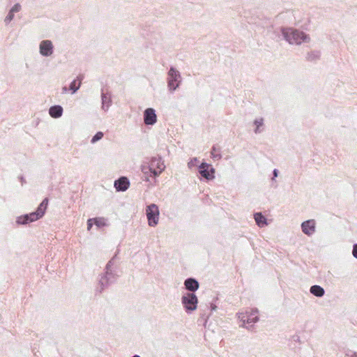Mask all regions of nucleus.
Returning <instances> with one entry per match:
<instances>
[{"mask_svg": "<svg viewBox=\"0 0 357 357\" xmlns=\"http://www.w3.org/2000/svg\"><path fill=\"white\" fill-rule=\"evenodd\" d=\"M280 31L283 38L290 45H300L310 40L309 35L292 27H281Z\"/></svg>", "mask_w": 357, "mask_h": 357, "instance_id": "obj_1", "label": "nucleus"}, {"mask_svg": "<svg viewBox=\"0 0 357 357\" xmlns=\"http://www.w3.org/2000/svg\"><path fill=\"white\" fill-rule=\"evenodd\" d=\"M48 198H45L33 212L17 217L16 223L19 225H25L42 218L47 208Z\"/></svg>", "mask_w": 357, "mask_h": 357, "instance_id": "obj_2", "label": "nucleus"}, {"mask_svg": "<svg viewBox=\"0 0 357 357\" xmlns=\"http://www.w3.org/2000/svg\"><path fill=\"white\" fill-rule=\"evenodd\" d=\"M119 278L115 270L104 269V272L99 275L96 294H100L111 284L115 283Z\"/></svg>", "mask_w": 357, "mask_h": 357, "instance_id": "obj_3", "label": "nucleus"}, {"mask_svg": "<svg viewBox=\"0 0 357 357\" xmlns=\"http://www.w3.org/2000/svg\"><path fill=\"white\" fill-rule=\"evenodd\" d=\"M165 168V166L161 157H153L148 165H143L141 166V169L144 174L150 173V176L154 178L158 177L164 171Z\"/></svg>", "mask_w": 357, "mask_h": 357, "instance_id": "obj_4", "label": "nucleus"}, {"mask_svg": "<svg viewBox=\"0 0 357 357\" xmlns=\"http://www.w3.org/2000/svg\"><path fill=\"white\" fill-rule=\"evenodd\" d=\"M182 82L180 72L174 66H170L167 73V87L172 93L179 88Z\"/></svg>", "mask_w": 357, "mask_h": 357, "instance_id": "obj_5", "label": "nucleus"}, {"mask_svg": "<svg viewBox=\"0 0 357 357\" xmlns=\"http://www.w3.org/2000/svg\"><path fill=\"white\" fill-rule=\"evenodd\" d=\"M181 303L185 312L190 314L197 309L198 298L195 293H186L182 296Z\"/></svg>", "mask_w": 357, "mask_h": 357, "instance_id": "obj_6", "label": "nucleus"}, {"mask_svg": "<svg viewBox=\"0 0 357 357\" xmlns=\"http://www.w3.org/2000/svg\"><path fill=\"white\" fill-rule=\"evenodd\" d=\"M146 215L148 224L150 227H155L158 223L160 211L155 204H151L146 206Z\"/></svg>", "mask_w": 357, "mask_h": 357, "instance_id": "obj_7", "label": "nucleus"}, {"mask_svg": "<svg viewBox=\"0 0 357 357\" xmlns=\"http://www.w3.org/2000/svg\"><path fill=\"white\" fill-rule=\"evenodd\" d=\"M199 174L206 180H212L215 178V169L211 165L205 162L198 166Z\"/></svg>", "mask_w": 357, "mask_h": 357, "instance_id": "obj_8", "label": "nucleus"}, {"mask_svg": "<svg viewBox=\"0 0 357 357\" xmlns=\"http://www.w3.org/2000/svg\"><path fill=\"white\" fill-rule=\"evenodd\" d=\"M258 312L259 311L257 308H253L251 310L250 312L247 313L246 315H244L241 319V321L243 322L242 326L250 330L251 328L252 327V325L250 326H245V324L257 323L259 319L257 315Z\"/></svg>", "mask_w": 357, "mask_h": 357, "instance_id": "obj_9", "label": "nucleus"}, {"mask_svg": "<svg viewBox=\"0 0 357 357\" xmlns=\"http://www.w3.org/2000/svg\"><path fill=\"white\" fill-rule=\"evenodd\" d=\"M157 122V115L153 108L149 107L144 111V123L146 126H153Z\"/></svg>", "mask_w": 357, "mask_h": 357, "instance_id": "obj_10", "label": "nucleus"}, {"mask_svg": "<svg viewBox=\"0 0 357 357\" xmlns=\"http://www.w3.org/2000/svg\"><path fill=\"white\" fill-rule=\"evenodd\" d=\"M54 46L51 40H42L39 45L40 54L43 56H50L52 54Z\"/></svg>", "mask_w": 357, "mask_h": 357, "instance_id": "obj_11", "label": "nucleus"}, {"mask_svg": "<svg viewBox=\"0 0 357 357\" xmlns=\"http://www.w3.org/2000/svg\"><path fill=\"white\" fill-rule=\"evenodd\" d=\"M112 93L109 91H105L103 89H101V108L105 112H107L109 107L112 105Z\"/></svg>", "mask_w": 357, "mask_h": 357, "instance_id": "obj_12", "label": "nucleus"}, {"mask_svg": "<svg viewBox=\"0 0 357 357\" xmlns=\"http://www.w3.org/2000/svg\"><path fill=\"white\" fill-rule=\"evenodd\" d=\"M315 220H307L301 223L302 231L307 236H310L315 232Z\"/></svg>", "mask_w": 357, "mask_h": 357, "instance_id": "obj_13", "label": "nucleus"}, {"mask_svg": "<svg viewBox=\"0 0 357 357\" xmlns=\"http://www.w3.org/2000/svg\"><path fill=\"white\" fill-rule=\"evenodd\" d=\"M114 185L117 192H125L130 186V181L126 176H121L114 181Z\"/></svg>", "mask_w": 357, "mask_h": 357, "instance_id": "obj_14", "label": "nucleus"}, {"mask_svg": "<svg viewBox=\"0 0 357 357\" xmlns=\"http://www.w3.org/2000/svg\"><path fill=\"white\" fill-rule=\"evenodd\" d=\"M185 289L190 293H195L199 287V283L194 278H188L184 281Z\"/></svg>", "mask_w": 357, "mask_h": 357, "instance_id": "obj_15", "label": "nucleus"}, {"mask_svg": "<svg viewBox=\"0 0 357 357\" xmlns=\"http://www.w3.org/2000/svg\"><path fill=\"white\" fill-rule=\"evenodd\" d=\"M63 112V107L59 105L51 106L49 109V114L54 119L60 118Z\"/></svg>", "mask_w": 357, "mask_h": 357, "instance_id": "obj_16", "label": "nucleus"}, {"mask_svg": "<svg viewBox=\"0 0 357 357\" xmlns=\"http://www.w3.org/2000/svg\"><path fill=\"white\" fill-rule=\"evenodd\" d=\"M83 79L84 76L82 75H79L77 77V79H74L71 82L69 85V90L71 91L72 94L75 93L79 89Z\"/></svg>", "mask_w": 357, "mask_h": 357, "instance_id": "obj_17", "label": "nucleus"}, {"mask_svg": "<svg viewBox=\"0 0 357 357\" xmlns=\"http://www.w3.org/2000/svg\"><path fill=\"white\" fill-rule=\"evenodd\" d=\"M254 218L257 225L259 227H264L268 225L267 218L261 212L255 213Z\"/></svg>", "mask_w": 357, "mask_h": 357, "instance_id": "obj_18", "label": "nucleus"}, {"mask_svg": "<svg viewBox=\"0 0 357 357\" xmlns=\"http://www.w3.org/2000/svg\"><path fill=\"white\" fill-rule=\"evenodd\" d=\"M310 292L312 295H314L317 297H319V298L324 296L325 294L324 289L322 287H321L319 285H317V284L312 285L310 287Z\"/></svg>", "mask_w": 357, "mask_h": 357, "instance_id": "obj_19", "label": "nucleus"}, {"mask_svg": "<svg viewBox=\"0 0 357 357\" xmlns=\"http://www.w3.org/2000/svg\"><path fill=\"white\" fill-rule=\"evenodd\" d=\"M321 56V53L318 50L311 51L307 53L305 59L309 62H317Z\"/></svg>", "mask_w": 357, "mask_h": 357, "instance_id": "obj_20", "label": "nucleus"}, {"mask_svg": "<svg viewBox=\"0 0 357 357\" xmlns=\"http://www.w3.org/2000/svg\"><path fill=\"white\" fill-rule=\"evenodd\" d=\"M253 123L256 127L255 129L254 130V132L255 134H259L263 132V130H264V119L263 118H259V119H255Z\"/></svg>", "mask_w": 357, "mask_h": 357, "instance_id": "obj_21", "label": "nucleus"}, {"mask_svg": "<svg viewBox=\"0 0 357 357\" xmlns=\"http://www.w3.org/2000/svg\"><path fill=\"white\" fill-rule=\"evenodd\" d=\"M119 252L117 251L115 255H114V257L107 262V264H106L105 268V269H107V270H116V268H117V266L115 265V259L117 257V255H118Z\"/></svg>", "mask_w": 357, "mask_h": 357, "instance_id": "obj_22", "label": "nucleus"}, {"mask_svg": "<svg viewBox=\"0 0 357 357\" xmlns=\"http://www.w3.org/2000/svg\"><path fill=\"white\" fill-rule=\"evenodd\" d=\"M94 224L98 228H101L107 225L106 220L104 218H94Z\"/></svg>", "mask_w": 357, "mask_h": 357, "instance_id": "obj_23", "label": "nucleus"}, {"mask_svg": "<svg viewBox=\"0 0 357 357\" xmlns=\"http://www.w3.org/2000/svg\"><path fill=\"white\" fill-rule=\"evenodd\" d=\"M218 151H219V150L217 149L216 146H213L211 151V158L213 160H218L221 159L222 155L220 153H217V152H218Z\"/></svg>", "mask_w": 357, "mask_h": 357, "instance_id": "obj_24", "label": "nucleus"}, {"mask_svg": "<svg viewBox=\"0 0 357 357\" xmlns=\"http://www.w3.org/2000/svg\"><path fill=\"white\" fill-rule=\"evenodd\" d=\"M103 132L98 131L91 138V143L95 144L103 137Z\"/></svg>", "mask_w": 357, "mask_h": 357, "instance_id": "obj_25", "label": "nucleus"}, {"mask_svg": "<svg viewBox=\"0 0 357 357\" xmlns=\"http://www.w3.org/2000/svg\"><path fill=\"white\" fill-rule=\"evenodd\" d=\"M198 162V159L197 158H192L188 163V166L189 168H192L197 165Z\"/></svg>", "mask_w": 357, "mask_h": 357, "instance_id": "obj_26", "label": "nucleus"}, {"mask_svg": "<svg viewBox=\"0 0 357 357\" xmlns=\"http://www.w3.org/2000/svg\"><path fill=\"white\" fill-rule=\"evenodd\" d=\"M94 224V218H89L87 220V229L91 230Z\"/></svg>", "mask_w": 357, "mask_h": 357, "instance_id": "obj_27", "label": "nucleus"}, {"mask_svg": "<svg viewBox=\"0 0 357 357\" xmlns=\"http://www.w3.org/2000/svg\"><path fill=\"white\" fill-rule=\"evenodd\" d=\"M345 355L348 357H357V352L348 350L346 351Z\"/></svg>", "mask_w": 357, "mask_h": 357, "instance_id": "obj_28", "label": "nucleus"}, {"mask_svg": "<svg viewBox=\"0 0 357 357\" xmlns=\"http://www.w3.org/2000/svg\"><path fill=\"white\" fill-rule=\"evenodd\" d=\"M20 8H21L20 5H19V4H15V5L12 8V9L10 10V13H15V12H18V11H20Z\"/></svg>", "mask_w": 357, "mask_h": 357, "instance_id": "obj_29", "label": "nucleus"}, {"mask_svg": "<svg viewBox=\"0 0 357 357\" xmlns=\"http://www.w3.org/2000/svg\"><path fill=\"white\" fill-rule=\"evenodd\" d=\"M352 255L354 258L357 259V243L353 245Z\"/></svg>", "mask_w": 357, "mask_h": 357, "instance_id": "obj_30", "label": "nucleus"}, {"mask_svg": "<svg viewBox=\"0 0 357 357\" xmlns=\"http://www.w3.org/2000/svg\"><path fill=\"white\" fill-rule=\"evenodd\" d=\"M278 174H279V171L277 169H274L273 171V176L272 178V181H274L275 178L278 176Z\"/></svg>", "mask_w": 357, "mask_h": 357, "instance_id": "obj_31", "label": "nucleus"}, {"mask_svg": "<svg viewBox=\"0 0 357 357\" xmlns=\"http://www.w3.org/2000/svg\"><path fill=\"white\" fill-rule=\"evenodd\" d=\"M13 13H9L8 16L6 17V20L11 21L13 20Z\"/></svg>", "mask_w": 357, "mask_h": 357, "instance_id": "obj_32", "label": "nucleus"}, {"mask_svg": "<svg viewBox=\"0 0 357 357\" xmlns=\"http://www.w3.org/2000/svg\"><path fill=\"white\" fill-rule=\"evenodd\" d=\"M19 180L20 181V182L22 183V185H23L24 183H26V181H25V179H24L23 176H19Z\"/></svg>", "mask_w": 357, "mask_h": 357, "instance_id": "obj_33", "label": "nucleus"}, {"mask_svg": "<svg viewBox=\"0 0 357 357\" xmlns=\"http://www.w3.org/2000/svg\"><path fill=\"white\" fill-rule=\"evenodd\" d=\"M293 340L295 341V342H300V337L298 335H294L293 336Z\"/></svg>", "mask_w": 357, "mask_h": 357, "instance_id": "obj_34", "label": "nucleus"}, {"mask_svg": "<svg viewBox=\"0 0 357 357\" xmlns=\"http://www.w3.org/2000/svg\"><path fill=\"white\" fill-rule=\"evenodd\" d=\"M210 307H211V311H215L217 309V306L215 305H214V304H212V303L211 304Z\"/></svg>", "mask_w": 357, "mask_h": 357, "instance_id": "obj_35", "label": "nucleus"}, {"mask_svg": "<svg viewBox=\"0 0 357 357\" xmlns=\"http://www.w3.org/2000/svg\"><path fill=\"white\" fill-rule=\"evenodd\" d=\"M62 90H63V93H66V92L67 91L68 89H67V87H66V86H63V87L62 88Z\"/></svg>", "mask_w": 357, "mask_h": 357, "instance_id": "obj_36", "label": "nucleus"}, {"mask_svg": "<svg viewBox=\"0 0 357 357\" xmlns=\"http://www.w3.org/2000/svg\"><path fill=\"white\" fill-rule=\"evenodd\" d=\"M144 175H146V174H144ZM144 181H149V176H145Z\"/></svg>", "mask_w": 357, "mask_h": 357, "instance_id": "obj_37", "label": "nucleus"}, {"mask_svg": "<svg viewBox=\"0 0 357 357\" xmlns=\"http://www.w3.org/2000/svg\"><path fill=\"white\" fill-rule=\"evenodd\" d=\"M132 357H140V356L135 354V355L132 356Z\"/></svg>", "mask_w": 357, "mask_h": 357, "instance_id": "obj_38", "label": "nucleus"}]
</instances>
